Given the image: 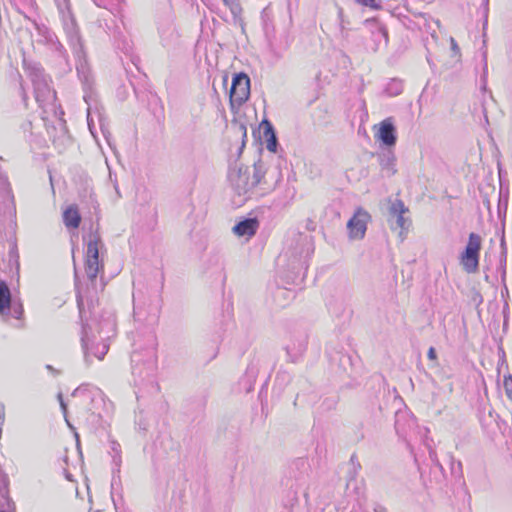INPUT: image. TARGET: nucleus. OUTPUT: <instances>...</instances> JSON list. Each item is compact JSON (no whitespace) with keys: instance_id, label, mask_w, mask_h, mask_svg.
<instances>
[{"instance_id":"f257e3e1","label":"nucleus","mask_w":512,"mask_h":512,"mask_svg":"<svg viewBox=\"0 0 512 512\" xmlns=\"http://www.w3.org/2000/svg\"><path fill=\"white\" fill-rule=\"evenodd\" d=\"M99 243L100 239L94 237L87 244V250L85 255V272L90 281L85 291L79 293L77 296V304L79 309L84 305L86 300L90 307H94L99 302L98 292L96 289V278L98 274L103 271V264L99 260Z\"/></svg>"},{"instance_id":"f03ea898","label":"nucleus","mask_w":512,"mask_h":512,"mask_svg":"<svg viewBox=\"0 0 512 512\" xmlns=\"http://www.w3.org/2000/svg\"><path fill=\"white\" fill-rule=\"evenodd\" d=\"M409 210L402 201H395L389 208V227L403 241L411 227V219L407 216Z\"/></svg>"},{"instance_id":"7ed1b4c3","label":"nucleus","mask_w":512,"mask_h":512,"mask_svg":"<svg viewBox=\"0 0 512 512\" xmlns=\"http://www.w3.org/2000/svg\"><path fill=\"white\" fill-rule=\"evenodd\" d=\"M482 248V238L476 233H470L467 245L460 255V264L469 274L476 273L479 267V257Z\"/></svg>"},{"instance_id":"20e7f679","label":"nucleus","mask_w":512,"mask_h":512,"mask_svg":"<svg viewBox=\"0 0 512 512\" xmlns=\"http://www.w3.org/2000/svg\"><path fill=\"white\" fill-rule=\"evenodd\" d=\"M250 78L245 73H238L233 77L230 88V106L231 109H238L249 98Z\"/></svg>"},{"instance_id":"39448f33","label":"nucleus","mask_w":512,"mask_h":512,"mask_svg":"<svg viewBox=\"0 0 512 512\" xmlns=\"http://www.w3.org/2000/svg\"><path fill=\"white\" fill-rule=\"evenodd\" d=\"M371 220L370 214L362 208H358L353 217L347 223L350 239H363L367 230V224Z\"/></svg>"},{"instance_id":"423d86ee","label":"nucleus","mask_w":512,"mask_h":512,"mask_svg":"<svg viewBox=\"0 0 512 512\" xmlns=\"http://www.w3.org/2000/svg\"><path fill=\"white\" fill-rule=\"evenodd\" d=\"M374 138L387 147H393L397 141L396 128L392 118H386L372 127Z\"/></svg>"},{"instance_id":"0eeeda50","label":"nucleus","mask_w":512,"mask_h":512,"mask_svg":"<svg viewBox=\"0 0 512 512\" xmlns=\"http://www.w3.org/2000/svg\"><path fill=\"white\" fill-rule=\"evenodd\" d=\"M71 45L73 48V52L75 57L77 58L76 70L80 80L84 85H90V72L87 66V61L85 57V51L83 47V43L80 37L76 36L71 39Z\"/></svg>"},{"instance_id":"6e6552de","label":"nucleus","mask_w":512,"mask_h":512,"mask_svg":"<svg viewBox=\"0 0 512 512\" xmlns=\"http://www.w3.org/2000/svg\"><path fill=\"white\" fill-rule=\"evenodd\" d=\"M259 228V221L257 218H249L240 221L233 228V233L238 237L252 238Z\"/></svg>"},{"instance_id":"1a4fd4ad","label":"nucleus","mask_w":512,"mask_h":512,"mask_svg":"<svg viewBox=\"0 0 512 512\" xmlns=\"http://www.w3.org/2000/svg\"><path fill=\"white\" fill-rule=\"evenodd\" d=\"M34 86V93L36 101L40 104L45 103L50 98L54 97V91L50 89L48 78L44 81L37 82Z\"/></svg>"},{"instance_id":"9d476101","label":"nucleus","mask_w":512,"mask_h":512,"mask_svg":"<svg viewBox=\"0 0 512 512\" xmlns=\"http://www.w3.org/2000/svg\"><path fill=\"white\" fill-rule=\"evenodd\" d=\"M11 303V291L6 282L0 279V314L2 316L9 315Z\"/></svg>"},{"instance_id":"9b49d317","label":"nucleus","mask_w":512,"mask_h":512,"mask_svg":"<svg viewBox=\"0 0 512 512\" xmlns=\"http://www.w3.org/2000/svg\"><path fill=\"white\" fill-rule=\"evenodd\" d=\"M63 221L66 227L76 229L81 223V216L75 205L69 206L63 212Z\"/></svg>"},{"instance_id":"f8f14e48","label":"nucleus","mask_w":512,"mask_h":512,"mask_svg":"<svg viewBox=\"0 0 512 512\" xmlns=\"http://www.w3.org/2000/svg\"><path fill=\"white\" fill-rule=\"evenodd\" d=\"M29 77L33 85H35L37 82H42L47 79L43 69L36 66L29 68Z\"/></svg>"},{"instance_id":"ddd939ff","label":"nucleus","mask_w":512,"mask_h":512,"mask_svg":"<svg viewBox=\"0 0 512 512\" xmlns=\"http://www.w3.org/2000/svg\"><path fill=\"white\" fill-rule=\"evenodd\" d=\"M6 317H12V318H15L18 320L23 319V317H24L23 304L21 302H16V301L12 302L11 308H10V313Z\"/></svg>"},{"instance_id":"4468645a","label":"nucleus","mask_w":512,"mask_h":512,"mask_svg":"<svg viewBox=\"0 0 512 512\" xmlns=\"http://www.w3.org/2000/svg\"><path fill=\"white\" fill-rule=\"evenodd\" d=\"M95 351L93 352L94 356L98 359V360H103L104 357L106 356V354L108 353L109 351V345L105 342H101V343H98L96 346H95Z\"/></svg>"},{"instance_id":"2eb2a0df","label":"nucleus","mask_w":512,"mask_h":512,"mask_svg":"<svg viewBox=\"0 0 512 512\" xmlns=\"http://www.w3.org/2000/svg\"><path fill=\"white\" fill-rule=\"evenodd\" d=\"M224 4L230 9L231 13L236 17L238 16L242 8L238 0H222Z\"/></svg>"},{"instance_id":"dca6fc26","label":"nucleus","mask_w":512,"mask_h":512,"mask_svg":"<svg viewBox=\"0 0 512 512\" xmlns=\"http://www.w3.org/2000/svg\"><path fill=\"white\" fill-rule=\"evenodd\" d=\"M261 128L263 129V136L265 139L271 137V135H275L274 128L268 120L262 121Z\"/></svg>"},{"instance_id":"f3484780","label":"nucleus","mask_w":512,"mask_h":512,"mask_svg":"<svg viewBox=\"0 0 512 512\" xmlns=\"http://www.w3.org/2000/svg\"><path fill=\"white\" fill-rule=\"evenodd\" d=\"M504 389L507 397L512 401V375L504 377Z\"/></svg>"},{"instance_id":"a211bd4d","label":"nucleus","mask_w":512,"mask_h":512,"mask_svg":"<svg viewBox=\"0 0 512 512\" xmlns=\"http://www.w3.org/2000/svg\"><path fill=\"white\" fill-rule=\"evenodd\" d=\"M10 190L11 186L7 176L0 171V192H9Z\"/></svg>"},{"instance_id":"6ab92c4d","label":"nucleus","mask_w":512,"mask_h":512,"mask_svg":"<svg viewBox=\"0 0 512 512\" xmlns=\"http://www.w3.org/2000/svg\"><path fill=\"white\" fill-rule=\"evenodd\" d=\"M266 148L271 152H276L277 149V138L276 135H271V137L266 138Z\"/></svg>"},{"instance_id":"aec40b11","label":"nucleus","mask_w":512,"mask_h":512,"mask_svg":"<svg viewBox=\"0 0 512 512\" xmlns=\"http://www.w3.org/2000/svg\"><path fill=\"white\" fill-rule=\"evenodd\" d=\"M359 4L367 6L373 9H379L380 5L376 3V0H356Z\"/></svg>"},{"instance_id":"412c9836","label":"nucleus","mask_w":512,"mask_h":512,"mask_svg":"<svg viewBox=\"0 0 512 512\" xmlns=\"http://www.w3.org/2000/svg\"><path fill=\"white\" fill-rule=\"evenodd\" d=\"M427 357L430 359V360H436L437 359V354H436V350L434 347H430L428 352H427Z\"/></svg>"},{"instance_id":"4be33fe9","label":"nucleus","mask_w":512,"mask_h":512,"mask_svg":"<svg viewBox=\"0 0 512 512\" xmlns=\"http://www.w3.org/2000/svg\"><path fill=\"white\" fill-rule=\"evenodd\" d=\"M239 128L243 132V142H242V146H241V150H242L243 147L245 146V138L247 137L246 126L244 124H240Z\"/></svg>"},{"instance_id":"5701e85b","label":"nucleus","mask_w":512,"mask_h":512,"mask_svg":"<svg viewBox=\"0 0 512 512\" xmlns=\"http://www.w3.org/2000/svg\"><path fill=\"white\" fill-rule=\"evenodd\" d=\"M450 42H451L452 49H453L455 52H459V47H458V45H457V43H456L455 39H454V38H451Z\"/></svg>"},{"instance_id":"b1692460","label":"nucleus","mask_w":512,"mask_h":512,"mask_svg":"<svg viewBox=\"0 0 512 512\" xmlns=\"http://www.w3.org/2000/svg\"><path fill=\"white\" fill-rule=\"evenodd\" d=\"M4 422V412H3V408L0 407V425L3 424Z\"/></svg>"},{"instance_id":"393cba45","label":"nucleus","mask_w":512,"mask_h":512,"mask_svg":"<svg viewBox=\"0 0 512 512\" xmlns=\"http://www.w3.org/2000/svg\"><path fill=\"white\" fill-rule=\"evenodd\" d=\"M317 96L313 97L311 100H309L308 104H312L313 102H315L317 100Z\"/></svg>"}]
</instances>
